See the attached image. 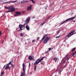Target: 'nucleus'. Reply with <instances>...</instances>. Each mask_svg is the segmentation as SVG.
Wrapping results in <instances>:
<instances>
[{"instance_id": "obj_19", "label": "nucleus", "mask_w": 76, "mask_h": 76, "mask_svg": "<svg viewBox=\"0 0 76 76\" xmlns=\"http://www.w3.org/2000/svg\"><path fill=\"white\" fill-rule=\"evenodd\" d=\"M27 2H28V1H23V3H27ZM23 2H21V3H22Z\"/></svg>"}, {"instance_id": "obj_46", "label": "nucleus", "mask_w": 76, "mask_h": 76, "mask_svg": "<svg viewBox=\"0 0 76 76\" xmlns=\"http://www.w3.org/2000/svg\"><path fill=\"white\" fill-rule=\"evenodd\" d=\"M31 65L30 64V63H29V66H30V65Z\"/></svg>"}, {"instance_id": "obj_53", "label": "nucleus", "mask_w": 76, "mask_h": 76, "mask_svg": "<svg viewBox=\"0 0 76 76\" xmlns=\"http://www.w3.org/2000/svg\"><path fill=\"white\" fill-rule=\"evenodd\" d=\"M74 34H76V32H75L74 33Z\"/></svg>"}, {"instance_id": "obj_48", "label": "nucleus", "mask_w": 76, "mask_h": 76, "mask_svg": "<svg viewBox=\"0 0 76 76\" xmlns=\"http://www.w3.org/2000/svg\"><path fill=\"white\" fill-rule=\"evenodd\" d=\"M3 1H2L1 2H3Z\"/></svg>"}, {"instance_id": "obj_29", "label": "nucleus", "mask_w": 76, "mask_h": 76, "mask_svg": "<svg viewBox=\"0 0 76 76\" xmlns=\"http://www.w3.org/2000/svg\"><path fill=\"white\" fill-rule=\"evenodd\" d=\"M4 74V72H2L1 73V76H3V75Z\"/></svg>"}, {"instance_id": "obj_40", "label": "nucleus", "mask_w": 76, "mask_h": 76, "mask_svg": "<svg viewBox=\"0 0 76 76\" xmlns=\"http://www.w3.org/2000/svg\"><path fill=\"white\" fill-rule=\"evenodd\" d=\"M48 51H49V50H48V51H47V52H46L45 53V54H46V53H48Z\"/></svg>"}, {"instance_id": "obj_32", "label": "nucleus", "mask_w": 76, "mask_h": 76, "mask_svg": "<svg viewBox=\"0 0 76 76\" xmlns=\"http://www.w3.org/2000/svg\"><path fill=\"white\" fill-rule=\"evenodd\" d=\"M14 16H18V15L17 14H15V15H14Z\"/></svg>"}, {"instance_id": "obj_38", "label": "nucleus", "mask_w": 76, "mask_h": 76, "mask_svg": "<svg viewBox=\"0 0 76 76\" xmlns=\"http://www.w3.org/2000/svg\"><path fill=\"white\" fill-rule=\"evenodd\" d=\"M9 70H10V67H9V66L8 67Z\"/></svg>"}, {"instance_id": "obj_2", "label": "nucleus", "mask_w": 76, "mask_h": 76, "mask_svg": "<svg viewBox=\"0 0 76 76\" xmlns=\"http://www.w3.org/2000/svg\"><path fill=\"white\" fill-rule=\"evenodd\" d=\"M45 57H42L41 59H39V58L38 59L34 64V66H35V65H37V64H38V63H39L40 62H41L42 60H43L44 58H45Z\"/></svg>"}, {"instance_id": "obj_34", "label": "nucleus", "mask_w": 76, "mask_h": 76, "mask_svg": "<svg viewBox=\"0 0 76 76\" xmlns=\"http://www.w3.org/2000/svg\"><path fill=\"white\" fill-rule=\"evenodd\" d=\"M66 60H65V61H64L63 62V64H64L65 63V62H66Z\"/></svg>"}, {"instance_id": "obj_31", "label": "nucleus", "mask_w": 76, "mask_h": 76, "mask_svg": "<svg viewBox=\"0 0 76 76\" xmlns=\"http://www.w3.org/2000/svg\"><path fill=\"white\" fill-rule=\"evenodd\" d=\"M48 49L49 50V51H50L51 50H53V49H51V48H49Z\"/></svg>"}, {"instance_id": "obj_28", "label": "nucleus", "mask_w": 76, "mask_h": 76, "mask_svg": "<svg viewBox=\"0 0 76 76\" xmlns=\"http://www.w3.org/2000/svg\"><path fill=\"white\" fill-rule=\"evenodd\" d=\"M31 1L34 4H35V2L34 1V0H31Z\"/></svg>"}, {"instance_id": "obj_49", "label": "nucleus", "mask_w": 76, "mask_h": 76, "mask_svg": "<svg viewBox=\"0 0 76 76\" xmlns=\"http://www.w3.org/2000/svg\"><path fill=\"white\" fill-rule=\"evenodd\" d=\"M18 53H19V52H17V54H18Z\"/></svg>"}, {"instance_id": "obj_33", "label": "nucleus", "mask_w": 76, "mask_h": 76, "mask_svg": "<svg viewBox=\"0 0 76 76\" xmlns=\"http://www.w3.org/2000/svg\"><path fill=\"white\" fill-rule=\"evenodd\" d=\"M60 30L58 31L57 32V34H58V33H59V32H60Z\"/></svg>"}, {"instance_id": "obj_13", "label": "nucleus", "mask_w": 76, "mask_h": 76, "mask_svg": "<svg viewBox=\"0 0 76 76\" xmlns=\"http://www.w3.org/2000/svg\"><path fill=\"white\" fill-rule=\"evenodd\" d=\"M26 28V29L28 30V31H29L30 29V28H29V27L28 26V25H26V27L24 26V28Z\"/></svg>"}, {"instance_id": "obj_35", "label": "nucleus", "mask_w": 76, "mask_h": 76, "mask_svg": "<svg viewBox=\"0 0 76 76\" xmlns=\"http://www.w3.org/2000/svg\"><path fill=\"white\" fill-rule=\"evenodd\" d=\"M35 40H33L32 41V42H35Z\"/></svg>"}, {"instance_id": "obj_39", "label": "nucleus", "mask_w": 76, "mask_h": 76, "mask_svg": "<svg viewBox=\"0 0 76 76\" xmlns=\"http://www.w3.org/2000/svg\"><path fill=\"white\" fill-rule=\"evenodd\" d=\"M20 30L21 31V30H20V29L19 30H18V32H19V31H20Z\"/></svg>"}, {"instance_id": "obj_58", "label": "nucleus", "mask_w": 76, "mask_h": 76, "mask_svg": "<svg viewBox=\"0 0 76 76\" xmlns=\"http://www.w3.org/2000/svg\"><path fill=\"white\" fill-rule=\"evenodd\" d=\"M25 44H26V43H25Z\"/></svg>"}, {"instance_id": "obj_1", "label": "nucleus", "mask_w": 76, "mask_h": 76, "mask_svg": "<svg viewBox=\"0 0 76 76\" xmlns=\"http://www.w3.org/2000/svg\"><path fill=\"white\" fill-rule=\"evenodd\" d=\"M75 32V30L69 32L65 38L64 39H66H66H68V38H70V37L74 35V34L73 33H74Z\"/></svg>"}, {"instance_id": "obj_15", "label": "nucleus", "mask_w": 76, "mask_h": 76, "mask_svg": "<svg viewBox=\"0 0 76 76\" xmlns=\"http://www.w3.org/2000/svg\"><path fill=\"white\" fill-rule=\"evenodd\" d=\"M29 20L28 19H27L25 21V22L26 23H28L29 22Z\"/></svg>"}, {"instance_id": "obj_54", "label": "nucleus", "mask_w": 76, "mask_h": 76, "mask_svg": "<svg viewBox=\"0 0 76 76\" xmlns=\"http://www.w3.org/2000/svg\"><path fill=\"white\" fill-rule=\"evenodd\" d=\"M73 22H75V21H74V20H73Z\"/></svg>"}, {"instance_id": "obj_41", "label": "nucleus", "mask_w": 76, "mask_h": 76, "mask_svg": "<svg viewBox=\"0 0 76 76\" xmlns=\"http://www.w3.org/2000/svg\"><path fill=\"white\" fill-rule=\"evenodd\" d=\"M48 19H47V18L46 20H45V22H46V21H47V20H48Z\"/></svg>"}, {"instance_id": "obj_17", "label": "nucleus", "mask_w": 76, "mask_h": 76, "mask_svg": "<svg viewBox=\"0 0 76 76\" xmlns=\"http://www.w3.org/2000/svg\"><path fill=\"white\" fill-rule=\"evenodd\" d=\"M76 51L72 54V56H75V55H76Z\"/></svg>"}, {"instance_id": "obj_45", "label": "nucleus", "mask_w": 76, "mask_h": 76, "mask_svg": "<svg viewBox=\"0 0 76 76\" xmlns=\"http://www.w3.org/2000/svg\"><path fill=\"white\" fill-rule=\"evenodd\" d=\"M6 66V65H4L3 67V69H4V67H5V66Z\"/></svg>"}, {"instance_id": "obj_21", "label": "nucleus", "mask_w": 76, "mask_h": 76, "mask_svg": "<svg viewBox=\"0 0 76 76\" xmlns=\"http://www.w3.org/2000/svg\"><path fill=\"white\" fill-rule=\"evenodd\" d=\"M5 8L6 9H8V10H9V7H5Z\"/></svg>"}, {"instance_id": "obj_36", "label": "nucleus", "mask_w": 76, "mask_h": 76, "mask_svg": "<svg viewBox=\"0 0 76 76\" xmlns=\"http://www.w3.org/2000/svg\"><path fill=\"white\" fill-rule=\"evenodd\" d=\"M60 36H58V37H56V38H59V37H60Z\"/></svg>"}, {"instance_id": "obj_14", "label": "nucleus", "mask_w": 76, "mask_h": 76, "mask_svg": "<svg viewBox=\"0 0 76 76\" xmlns=\"http://www.w3.org/2000/svg\"><path fill=\"white\" fill-rule=\"evenodd\" d=\"M28 59L30 60L31 61L32 60V59H33V58H32V56H31L30 55L28 57Z\"/></svg>"}, {"instance_id": "obj_12", "label": "nucleus", "mask_w": 76, "mask_h": 76, "mask_svg": "<svg viewBox=\"0 0 76 76\" xmlns=\"http://www.w3.org/2000/svg\"><path fill=\"white\" fill-rule=\"evenodd\" d=\"M47 34H45L44 35L43 38L42 39L41 41H42L43 39H44L45 38H46V36H47Z\"/></svg>"}, {"instance_id": "obj_8", "label": "nucleus", "mask_w": 76, "mask_h": 76, "mask_svg": "<svg viewBox=\"0 0 76 76\" xmlns=\"http://www.w3.org/2000/svg\"><path fill=\"white\" fill-rule=\"evenodd\" d=\"M17 2V1H8L7 2H6V4L7 3H16Z\"/></svg>"}, {"instance_id": "obj_22", "label": "nucleus", "mask_w": 76, "mask_h": 76, "mask_svg": "<svg viewBox=\"0 0 76 76\" xmlns=\"http://www.w3.org/2000/svg\"><path fill=\"white\" fill-rule=\"evenodd\" d=\"M51 17H52V16H48L47 18V19H50V18H51Z\"/></svg>"}, {"instance_id": "obj_11", "label": "nucleus", "mask_w": 76, "mask_h": 76, "mask_svg": "<svg viewBox=\"0 0 76 76\" xmlns=\"http://www.w3.org/2000/svg\"><path fill=\"white\" fill-rule=\"evenodd\" d=\"M15 13L18 15V16H20L22 15V13L19 12H15Z\"/></svg>"}, {"instance_id": "obj_23", "label": "nucleus", "mask_w": 76, "mask_h": 76, "mask_svg": "<svg viewBox=\"0 0 76 76\" xmlns=\"http://www.w3.org/2000/svg\"><path fill=\"white\" fill-rule=\"evenodd\" d=\"M44 23H45V21H44L43 23H41L40 25H41V26H42V25H44Z\"/></svg>"}, {"instance_id": "obj_5", "label": "nucleus", "mask_w": 76, "mask_h": 76, "mask_svg": "<svg viewBox=\"0 0 76 76\" xmlns=\"http://www.w3.org/2000/svg\"><path fill=\"white\" fill-rule=\"evenodd\" d=\"M50 39V37H47L43 41L44 44H46L48 42L49 40Z\"/></svg>"}, {"instance_id": "obj_27", "label": "nucleus", "mask_w": 76, "mask_h": 76, "mask_svg": "<svg viewBox=\"0 0 76 76\" xmlns=\"http://www.w3.org/2000/svg\"><path fill=\"white\" fill-rule=\"evenodd\" d=\"M9 65H12V61H10L9 63Z\"/></svg>"}, {"instance_id": "obj_9", "label": "nucleus", "mask_w": 76, "mask_h": 76, "mask_svg": "<svg viewBox=\"0 0 76 76\" xmlns=\"http://www.w3.org/2000/svg\"><path fill=\"white\" fill-rule=\"evenodd\" d=\"M19 26H20V30H23V29H25V28H24V27L23 28H23V26H24L22 25H21V24L19 25Z\"/></svg>"}, {"instance_id": "obj_52", "label": "nucleus", "mask_w": 76, "mask_h": 76, "mask_svg": "<svg viewBox=\"0 0 76 76\" xmlns=\"http://www.w3.org/2000/svg\"><path fill=\"white\" fill-rule=\"evenodd\" d=\"M63 60H62V61L61 62V63H62V61H63Z\"/></svg>"}, {"instance_id": "obj_20", "label": "nucleus", "mask_w": 76, "mask_h": 76, "mask_svg": "<svg viewBox=\"0 0 76 76\" xmlns=\"http://www.w3.org/2000/svg\"><path fill=\"white\" fill-rule=\"evenodd\" d=\"M9 66H7L5 68V69H6V70H8Z\"/></svg>"}, {"instance_id": "obj_43", "label": "nucleus", "mask_w": 76, "mask_h": 76, "mask_svg": "<svg viewBox=\"0 0 76 76\" xmlns=\"http://www.w3.org/2000/svg\"><path fill=\"white\" fill-rule=\"evenodd\" d=\"M26 23H25L24 24H23V25H23V26H24V25H25V24H26Z\"/></svg>"}, {"instance_id": "obj_4", "label": "nucleus", "mask_w": 76, "mask_h": 76, "mask_svg": "<svg viewBox=\"0 0 76 76\" xmlns=\"http://www.w3.org/2000/svg\"><path fill=\"white\" fill-rule=\"evenodd\" d=\"M9 10H11L7 11V12H15V8H14V7L13 6L9 7Z\"/></svg>"}, {"instance_id": "obj_47", "label": "nucleus", "mask_w": 76, "mask_h": 76, "mask_svg": "<svg viewBox=\"0 0 76 76\" xmlns=\"http://www.w3.org/2000/svg\"><path fill=\"white\" fill-rule=\"evenodd\" d=\"M66 65H67V63H66V64L65 65V66H66Z\"/></svg>"}, {"instance_id": "obj_18", "label": "nucleus", "mask_w": 76, "mask_h": 76, "mask_svg": "<svg viewBox=\"0 0 76 76\" xmlns=\"http://www.w3.org/2000/svg\"><path fill=\"white\" fill-rule=\"evenodd\" d=\"M75 50H76V48H72V49L71 51H72V52H73V51H75Z\"/></svg>"}, {"instance_id": "obj_10", "label": "nucleus", "mask_w": 76, "mask_h": 76, "mask_svg": "<svg viewBox=\"0 0 76 76\" xmlns=\"http://www.w3.org/2000/svg\"><path fill=\"white\" fill-rule=\"evenodd\" d=\"M32 5H30L29 7H28L27 8L28 10H31L32 9Z\"/></svg>"}, {"instance_id": "obj_7", "label": "nucleus", "mask_w": 76, "mask_h": 76, "mask_svg": "<svg viewBox=\"0 0 76 76\" xmlns=\"http://www.w3.org/2000/svg\"><path fill=\"white\" fill-rule=\"evenodd\" d=\"M26 69V68L25 67V64L23 63V71L24 72V73H25V70Z\"/></svg>"}, {"instance_id": "obj_51", "label": "nucleus", "mask_w": 76, "mask_h": 76, "mask_svg": "<svg viewBox=\"0 0 76 76\" xmlns=\"http://www.w3.org/2000/svg\"><path fill=\"white\" fill-rule=\"evenodd\" d=\"M4 40H3V41H2V42H4Z\"/></svg>"}, {"instance_id": "obj_56", "label": "nucleus", "mask_w": 76, "mask_h": 76, "mask_svg": "<svg viewBox=\"0 0 76 76\" xmlns=\"http://www.w3.org/2000/svg\"><path fill=\"white\" fill-rule=\"evenodd\" d=\"M59 73H61V71H59Z\"/></svg>"}, {"instance_id": "obj_55", "label": "nucleus", "mask_w": 76, "mask_h": 76, "mask_svg": "<svg viewBox=\"0 0 76 76\" xmlns=\"http://www.w3.org/2000/svg\"><path fill=\"white\" fill-rule=\"evenodd\" d=\"M6 2H4V3H5V4H6Z\"/></svg>"}, {"instance_id": "obj_25", "label": "nucleus", "mask_w": 76, "mask_h": 76, "mask_svg": "<svg viewBox=\"0 0 76 76\" xmlns=\"http://www.w3.org/2000/svg\"><path fill=\"white\" fill-rule=\"evenodd\" d=\"M23 33H21L20 34V36L21 37H23Z\"/></svg>"}, {"instance_id": "obj_3", "label": "nucleus", "mask_w": 76, "mask_h": 76, "mask_svg": "<svg viewBox=\"0 0 76 76\" xmlns=\"http://www.w3.org/2000/svg\"><path fill=\"white\" fill-rule=\"evenodd\" d=\"M76 17V16H75L74 17L67 19L65 21L59 25H62V24H63V23H66V22H67L69 21V20H73V19H74Z\"/></svg>"}, {"instance_id": "obj_44", "label": "nucleus", "mask_w": 76, "mask_h": 76, "mask_svg": "<svg viewBox=\"0 0 76 76\" xmlns=\"http://www.w3.org/2000/svg\"><path fill=\"white\" fill-rule=\"evenodd\" d=\"M41 64H43V63H42V62H41Z\"/></svg>"}, {"instance_id": "obj_30", "label": "nucleus", "mask_w": 76, "mask_h": 76, "mask_svg": "<svg viewBox=\"0 0 76 76\" xmlns=\"http://www.w3.org/2000/svg\"><path fill=\"white\" fill-rule=\"evenodd\" d=\"M37 41H38V40H39V37H38L37 38Z\"/></svg>"}, {"instance_id": "obj_16", "label": "nucleus", "mask_w": 76, "mask_h": 76, "mask_svg": "<svg viewBox=\"0 0 76 76\" xmlns=\"http://www.w3.org/2000/svg\"><path fill=\"white\" fill-rule=\"evenodd\" d=\"M53 60H54L55 62H56L57 61V60H58V58L57 57H55L53 59Z\"/></svg>"}, {"instance_id": "obj_42", "label": "nucleus", "mask_w": 76, "mask_h": 76, "mask_svg": "<svg viewBox=\"0 0 76 76\" xmlns=\"http://www.w3.org/2000/svg\"><path fill=\"white\" fill-rule=\"evenodd\" d=\"M7 64V66H9V63Z\"/></svg>"}, {"instance_id": "obj_6", "label": "nucleus", "mask_w": 76, "mask_h": 76, "mask_svg": "<svg viewBox=\"0 0 76 76\" xmlns=\"http://www.w3.org/2000/svg\"><path fill=\"white\" fill-rule=\"evenodd\" d=\"M70 58V56H69L68 55H66L64 58V59L67 60H68L67 61H68Z\"/></svg>"}, {"instance_id": "obj_57", "label": "nucleus", "mask_w": 76, "mask_h": 76, "mask_svg": "<svg viewBox=\"0 0 76 76\" xmlns=\"http://www.w3.org/2000/svg\"><path fill=\"white\" fill-rule=\"evenodd\" d=\"M71 15H73V13L71 14Z\"/></svg>"}, {"instance_id": "obj_26", "label": "nucleus", "mask_w": 76, "mask_h": 76, "mask_svg": "<svg viewBox=\"0 0 76 76\" xmlns=\"http://www.w3.org/2000/svg\"><path fill=\"white\" fill-rule=\"evenodd\" d=\"M37 69V66H35L34 67V70H35L36 69Z\"/></svg>"}, {"instance_id": "obj_59", "label": "nucleus", "mask_w": 76, "mask_h": 76, "mask_svg": "<svg viewBox=\"0 0 76 76\" xmlns=\"http://www.w3.org/2000/svg\"><path fill=\"white\" fill-rule=\"evenodd\" d=\"M5 1H7V0H5Z\"/></svg>"}, {"instance_id": "obj_24", "label": "nucleus", "mask_w": 76, "mask_h": 76, "mask_svg": "<svg viewBox=\"0 0 76 76\" xmlns=\"http://www.w3.org/2000/svg\"><path fill=\"white\" fill-rule=\"evenodd\" d=\"M11 66H12V69H13V68L15 67V65H13V64H11Z\"/></svg>"}, {"instance_id": "obj_37", "label": "nucleus", "mask_w": 76, "mask_h": 76, "mask_svg": "<svg viewBox=\"0 0 76 76\" xmlns=\"http://www.w3.org/2000/svg\"><path fill=\"white\" fill-rule=\"evenodd\" d=\"M0 35H1V31H0Z\"/></svg>"}, {"instance_id": "obj_50", "label": "nucleus", "mask_w": 76, "mask_h": 76, "mask_svg": "<svg viewBox=\"0 0 76 76\" xmlns=\"http://www.w3.org/2000/svg\"><path fill=\"white\" fill-rule=\"evenodd\" d=\"M35 18V17H32V18Z\"/></svg>"}]
</instances>
